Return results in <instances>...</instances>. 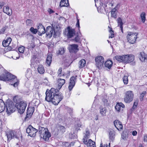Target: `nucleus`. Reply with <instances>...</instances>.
<instances>
[{"instance_id":"a19ab883","label":"nucleus","mask_w":147,"mask_h":147,"mask_svg":"<svg viewBox=\"0 0 147 147\" xmlns=\"http://www.w3.org/2000/svg\"><path fill=\"white\" fill-rule=\"evenodd\" d=\"M123 82L125 85H127L128 83V76H124L123 78Z\"/></svg>"},{"instance_id":"49530a36","label":"nucleus","mask_w":147,"mask_h":147,"mask_svg":"<svg viewBox=\"0 0 147 147\" xmlns=\"http://www.w3.org/2000/svg\"><path fill=\"white\" fill-rule=\"evenodd\" d=\"M31 75V71L30 68H28L27 69L26 72V76L27 77H29Z\"/></svg>"},{"instance_id":"20e7f679","label":"nucleus","mask_w":147,"mask_h":147,"mask_svg":"<svg viewBox=\"0 0 147 147\" xmlns=\"http://www.w3.org/2000/svg\"><path fill=\"white\" fill-rule=\"evenodd\" d=\"M63 33L67 38L69 39L72 38L75 35V31L74 29L69 26L65 29V31H64Z\"/></svg>"},{"instance_id":"0e129e2a","label":"nucleus","mask_w":147,"mask_h":147,"mask_svg":"<svg viewBox=\"0 0 147 147\" xmlns=\"http://www.w3.org/2000/svg\"><path fill=\"white\" fill-rule=\"evenodd\" d=\"M48 11L50 14H51L54 12V11H53V10H52L51 8H49L48 9Z\"/></svg>"},{"instance_id":"3c124183","label":"nucleus","mask_w":147,"mask_h":147,"mask_svg":"<svg viewBox=\"0 0 147 147\" xmlns=\"http://www.w3.org/2000/svg\"><path fill=\"white\" fill-rule=\"evenodd\" d=\"M26 23L27 26H31L32 25L33 22L31 20L28 19L26 20Z\"/></svg>"},{"instance_id":"4be33fe9","label":"nucleus","mask_w":147,"mask_h":147,"mask_svg":"<svg viewBox=\"0 0 147 147\" xmlns=\"http://www.w3.org/2000/svg\"><path fill=\"white\" fill-rule=\"evenodd\" d=\"M52 59V55L51 54H48L46 60V64H47L49 67L50 66L51 63Z\"/></svg>"},{"instance_id":"7ed1b4c3","label":"nucleus","mask_w":147,"mask_h":147,"mask_svg":"<svg viewBox=\"0 0 147 147\" xmlns=\"http://www.w3.org/2000/svg\"><path fill=\"white\" fill-rule=\"evenodd\" d=\"M38 133L41 138H43L45 141L49 140L51 135L47 128L40 126L38 127Z\"/></svg>"},{"instance_id":"dca6fc26","label":"nucleus","mask_w":147,"mask_h":147,"mask_svg":"<svg viewBox=\"0 0 147 147\" xmlns=\"http://www.w3.org/2000/svg\"><path fill=\"white\" fill-rule=\"evenodd\" d=\"M12 39L10 37H7V39L3 40L2 42V45L3 47H8L10 44Z\"/></svg>"},{"instance_id":"f704fd0d","label":"nucleus","mask_w":147,"mask_h":147,"mask_svg":"<svg viewBox=\"0 0 147 147\" xmlns=\"http://www.w3.org/2000/svg\"><path fill=\"white\" fill-rule=\"evenodd\" d=\"M77 137V135L75 134V132H74L73 133H70L69 134V138L70 139L74 140L76 139Z\"/></svg>"},{"instance_id":"393cba45","label":"nucleus","mask_w":147,"mask_h":147,"mask_svg":"<svg viewBox=\"0 0 147 147\" xmlns=\"http://www.w3.org/2000/svg\"><path fill=\"white\" fill-rule=\"evenodd\" d=\"M113 64V62L110 60H108L104 63L105 67L108 68L109 69H110L112 66Z\"/></svg>"},{"instance_id":"680f3d73","label":"nucleus","mask_w":147,"mask_h":147,"mask_svg":"<svg viewBox=\"0 0 147 147\" xmlns=\"http://www.w3.org/2000/svg\"><path fill=\"white\" fill-rule=\"evenodd\" d=\"M62 71V69L61 68H60L57 72V73L59 76H60V75H61V72Z\"/></svg>"},{"instance_id":"774afa93","label":"nucleus","mask_w":147,"mask_h":147,"mask_svg":"<svg viewBox=\"0 0 147 147\" xmlns=\"http://www.w3.org/2000/svg\"><path fill=\"white\" fill-rule=\"evenodd\" d=\"M108 145L106 144H104V145H103L102 143L101 142L100 144V147H107Z\"/></svg>"},{"instance_id":"473e14b6","label":"nucleus","mask_w":147,"mask_h":147,"mask_svg":"<svg viewBox=\"0 0 147 147\" xmlns=\"http://www.w3.org/2000/svg\"><path fill=\"white\" fill-rule=\"evenodd\" d=\"M88 143L87 145L88 147H96L95 142L91 139L88 140Z\"/></svg>"},{"instance_id":"ea45409f","label":"nucleus","mask_w":147,"mask_h":147,"mask_svg":"<svg viewBox=\"0 0 147 147\" xmlns=\"http://www.w3.org/2000/svg\"><path fill=\"white\" fill-rule=\"evenodd\" d=\"M146 13L144 12H142L140 15V17L142 20V22L144 23L146 20Z\"/></svg>"},{"instance_id":"2f4dec72","label":"nucleus","mask_w":147,"mask_h":147,"mask_svg":"<svg viewBox=\"0 0 147 147\" xmlns=\"http://www.w3.org/2000/svg\"><path fill=\"white\" fill-rule=\"evenodd\" d=\"M128 133L126 131H123L121 135V138L124 140H127L128 137Z\"/></svg>"},{"instance_id":"2eb2a0df","label":"nucleus","mask_w":147,"mask_h":147,"mask_svg":"<svg viewBox=\"0 0 147 147\" xmlns=\"http://www.w3.org/2000/svg\"><path fill=\"white\" fill-rule=\"evenodd\" d=\"M114 125L116 128L119 130H121L123 129L122 123L119 120H115L114 122Z\"/></svg>"},{"instance_id":"a211bd4d","label":"nucleus","mask_w":147,"mask_h":147,"mask_svg":"<svg viewBox=\"0 0 147 147\" xmlns=\"http://www.w3.org/2000/svg\"><path fill=\"white\" fill-rule=\"evenodd\" d=\"M53 31V28L51 26H49L47 27L45 32H46L47 36H49L50 37H51L52 36Z\"/></svg>"},{"instance_id":"4c0bfd02","label":"nucleus","mask_w":147,"mask_h":147,"mask_svg":"<svg viewBox=\"0 0 147 147\" xmlns=\"http://www.w3.org/2000/svg\"><path fill=\"white\" fill-rule=\"evenodd\" d=\"M117 21L118 24V26H122L123 23L122 19L120 17H119L117 20Z\"/></svg>"},{"instance_id":"412c9836","label":"nucleus","mask_w":147,"mask_h":147,"mask_svg":"<svg viewBox=\"0 0 147 147\" xmlns=\"http://www.w3.org/2000/svg\"><path fill=\"white\" fill-rule=\"evenodd\" d=\"M102 100L103 105L105 106H107L109 104V101L108 100V97L107 96H102Z\"/></svg>"},{"instance_id":"6ab92c4d","label":"nucleus","mask_w":147,"mask_h":147,"mask_svg":"<svg viewBox=\"0 0 147 147\" xmlns=\"http://www.w3.org/2000/svg\"><path fill=\"white\" fill-rule=\"evenodd\" d=\"M3 12L6 13L9 16H11L12 14V11L11 9H9L8 6H6L3 7Z\"/></svg>"},{"instance_id":"f8f14e48","label":"nucleus","mask_w":147,"mask_h":147,"mask_svg":"<svg viewBox=\"0 0 147 147\" xmlns=\"http://www.w3.org/2000/svg\"><path fill=\"white\" fill-rule=\"evenodd\" d=\"M34 107H30L28 108L26 115L25 118V120L28 121L31 118L34 111Z\"/></svg>"},{"instance_id":"f03ea898","label":"nucleus","mask_w":147,"mask_h":147,"mask_svg":"<svg viewBox=\"0 0 147 147\" xmlns=\"http://www.w3.org/2000/svg\"><path fill=\"white\" fill-rule=\"evenodd\" d=\"M4 73L0 76V80L10 82V84L13 85L15 87L18 86L19 84V81L15 76L11 74L10 73L7 72L5 70Z\"/></svg>"},{"instance_id":"6e6552de","label":"nucleus","mask_w":147,"mask_h":147,"mask_svg":"<svg viewBox=\"0 0 147 147\" xmlns=\"http://www.w3.org/2000/svg\"><path fill=\"white\" fill-rule=\"evenodd\" d=\"M26 133L28 134V135L32 137H34L36 134L38 132V130L33 127L31 125H30L26 129Z\"/></svg>"},{"instance_id":"c03bdc74","label":"nucleus","mask_w":147,"mask_h":147,"mask_svg":"<svg viewBox=\"0 0 147 147\" xmlns=\"http://www.w3.org/2000/svg\"><path fill=\"white\" fill-rule=\"evenodd\" d=\"M59 128L62 133H64L65 131V128L64 126L59 125Z\"/></svg>"},{"instance_id":"4468645a","label":"nucleus","mask_w":147,"mask_h":147,"mask_svg":"<svg viewBox=\"0 0 147 147\" xmlns=\"http://www.w3.org/2000/svg\"><path fill=\"white\" fill-rule=\"evenodd\" d=\"M77 76H72L70 78V82L68 88L69 90L71 91L74 86L75 84V81L76 80Z\"/></svg>"},{"instance_id":"c85d7f7f","label":"nucleus","mask_w":147,"mask_h":147,"mask_svg":"<svg viewBox=\"0 0 147 147\" xmlns=\"http://www.w3.org/2000/svg\"><path fill=\"white\" fill-rule=\"evenodd\" d=\"M79 34H80L81 35V34L80 33V32ZM81 37V36H80V34H78V33H77V35L75 37V38L73 39V40L74 41L76 42L80 43L81 42V40H80Z\"/></svg>"},{"instance_id":"e2e57ef3","label":"nucleus","mask_w":147,"mask_h":147,"mask_svg":"<svg viewBox=\"0 0 147 147\" xmlns=\"http://www.w3.org/2000/svg\"><path fill=\"white\" fill-rule=\"evenodd\" d=\"M5 5V3L4 2H0V8H1L2 7Z\"/></svg>"},{"instance_id":"37998d69","label":"nucleus","mask_w":147,"mask_h":147,"mask_svg":"<svg viewBox=\"0 0 147 147\" xmlns=\"http://www.w3.org/2000/svg\"><path fill=\"white\" fill-rule=\"evenodd\" d=\"M115 58L117 61L123 62V55L122 56L117 55L115 56Z\"/></svg>"},{"instance_id":"338daca9","label":"nucleus","mask_w":147,"mask_h":147,"mask_svg":"<svg viewBox=\"0 0 147 147\" xmlns=\"http://www.w3.org/2000/svg\"><path fill=\"white\" fill-rule=\"evenodd\" d=\"M137 132L136 130L133 131L132 132V134L133 136H136L137 135Z\"/></svg>"},{"instance_id":"9b49d317","label":"nucleus","mask_w":147,"mask_h":147,"mask_svg":"<svg viewBox=\"0 0 147 147\" xmlns=\"http://www.w3.org/2000/svg\"><path fill=\"white\" fill-rule=\"evenodd\" d=\"M78 45L77 44H69L67 47L69 51L71 53H76L78 51Z\"/></svg>"},{"instance_id":"8fccbe9b","label":"nucleus","mask_w":147,"mask_h":147,"mask_svg":"<svg viewBox=\"0 0 147 147\" xmlns=\"http://www.w3.org/2000/svg\"><path fill=\"white\" fill-rule=\"evenodd\" d=\"M25 49V47L23 46H21L19 47L18 49V51L20 53H24Z\"/></svg>"},{"instance_id":"f257e3e1","label":"nucleus","mask_w":147,"mask_h":147,"mask_svg":"<svg viewBox=\"0 0 147 147\" xmlns=\"http://www.w3.org/2000/svg\"><path fill=\"white\" fill-rule=\"evenodd\" d=\"M45 94V100L48 102H52L56 105H58L63 98L62 93L60 92L58 90L54 88L50 90L47 89Z\"/></svg>"},{"instance_id":"bf43d9fd","label":"nucleus","mask_w":147,"mask_h":147,"mask_svg":"<svg viewBox=\"0 0 147 147\" xmlns=\"http://www.w3.org/2000/svg\"><path fill=\"white\" fill-rule=\"evenodd\" d=\"M76 25L77 27H78L79 30V31H80V25L79 19H77V22Z\"/></svg>"},{"instance_id":"5701e85b","label":"nucleus","mask_w":147,"mask_h":147,"mask_svg":"<svg viewBox=\"0 0 147 147\" xmlns=\"http://www.w3.org/2000/svg\"><path fill=\"white\" fill-rule=\"evenodd\" d=\"M139 58L140 61L142 62H144L145 60L146 59V56L144 52L140 53Z\"/></svg>"},{"instance_id":"423d86ee","label":"nucleus","mask_w":147,"mask_h":147,"mask_svg":"<svg viewBox=\"0 0 147 147\" xmlns=\"http://www.w3.org/2000/svg\"><path fill=\"white\" fill-rule=\"evenodd\" d=\"M96 65L99 69H101L103 67L104 58L102 56H98L95 59Z\"/></svg>"},{"instance_id":"c9c22d12","label":"nucleus","mask_w":147,"mask_h":147,"mask_svg":"<svg viewBox=\"0 0 147 147\" xmlns=\"http://www.w3.org/2000/svg\"><path fill=\"white\" fill-rule=\"evenodd\" d=\"M109 138L112 141H113L115 138V134L113 131H110L109 134Z\"/></svg>"},{"instance_id":"39448f33","label":"nucleus","mask_w":147,"mask_h":147,"mask_svg":"<svg viewBox=\"0 0 147 147\" xmlns=\"http://www.w3.org/2000/svg\"><path fill=\"white\" fill-rule=\"evenodd\" d=\"M27 104L26 102L22 101L19 103H16V106L18 109V111L20 114H22L25 111L27 106Z\"/></svg>"},{"instance_id":"0eeeda50","label":"nucleus","mask_w":147,"mask_h":147,"mask_svg":"<svg viewBox=\"0 0 147 147\" xmlns=\"http://www.w3.org/2000/svg\"><path fill=\"white\" fill-rule=\"evenodd\" d=\"M138 34L129 32L127 35V38L128 41L130 43L133 44L136 42Z\"/></svg>"},{"instance_id":"4d7b16f0","label":"nucleus","mask_w":147,"mask_h":147,"mask_svg":"<svg viewBox=\"0 0 147 147\" xmlns=\"http://www.w3.org/2000/svg\"><path fill=\"white\" fill-rule=\"evenodd\" d=\"M90 135V131L89 130H87L86 131L85 133L84 136L89 138V136Z\"/></svg>"},{"instance_id":"aec40b11","label":"nucleus","mask_w":147,"mask_h":147,"mask_svg":"<svg viewBox=\"0 0 147 147\" xmlns=\"http://www.w3.org/2000/svg\"><path fill=\"white\" fill-rule=\"evenodd\" d=\"M100 113L102 116H104L106 115V113L107 110L105 107H103L101 105L99 108Z\"/></svg>"},{"instance_id":"bb28decb","label":"nucleus","mask_w":147,"mask_h":147,"mask_svg":"<svg viewBox=\"0 0 147 147\" xmlns=\"http://www.w3.org/2000/svg\"><path fill=\"white\" fill-rule=\"evenodd\" d=\"M81 125V123L80 121V119H77L76 120V121L75 123V127L77 131H78V130H80V129H78V128L80 127Z\"/></svg>"},{"instance_id":"a878e982","label":"nucleus","mask_w":147,"mask_h":147,"mask_svg":"<svg viewBox=\"0 0 147 147\" xmlns=\"http://www.w3.org/2000/svg\"><path fill=\"white\" fill-rule=\"evenodd\" d=\"M17 47L16 43L12 42L11 44L10 43V45L7 47V48L8 51H10L11 50H14V48Z\"/></svg>"},{"instance_id":"603ef678","label":"nucleus","mask_w":147,"mask_h":147,"mask_svg":"<svg viewBox=\"0 0 147 147\" xmlns=\"http://www.w3.org/2000/svg\"><path fill=\"white\" fill-rule=\"evenodd\" d=\"M30 31L33 34H36L38 32L37 29H34L33 27H31L30 29Z\"/></svg>"},{"instance_id":"c756f323","label":"nucleus","mask_w":147,"mask_h":147,"mask_svg":"<svg viewBox=\"0 0 147 147\" xmlns=\"http://www.w3.org/2000/svg\"><path fill=\"white\" fill-rule=\"evenodd\" d=\"M38 72L41 74H44L45 71L44 67L42 65H39L37 68Z\"/></svg>"},{"instance_id":"58836bf2","label":"nucleus","mask_w":147,"mask_h":147,"mask_svg":"<svg viewBox=\"0 0 147 147\" xmlns=\"http://www.w3.org/2000/svg\"><path fill=\"white\" fill-rule=\"evenodd\" d=\"M38 32L39 35L41 36L42 34L45 33V28H42L41 29L37 30Z\"/></svg>"},{"instance_id":"de8ad7c7","label":"nucleus","mask_w":147,"mask_h":147,"mask_svg":"<svg viewBox=\"0 0 147 147\" xmlns=\"http://www.w3.org/2000/svg\"><path fill=\"white\" fill-rule=\"evenodd\" d=\"M108 27L110 29V30H109V32L111 34V36H109V38H112L114 37V31L112 30V29L111 28H110L109 26H108Z\"/></svg>"},{"instance_id":"7c9ffc66","label":"nucleus","mask_w":147,"mask_h":147,"mask_svg":"<svg viewBox=\"0 0 147 147\" xmlns=\"http://www.w3.org/2000/svg\"><path fill=\"white\" fill-rule=\"evenodd\" d=\"M78 63L79 65V67L80 68H83L85 66L86 64V61L84 59H82Z\"/></svg>"},{"instance_id":"79ce46f5","label":"nucleus","mask_w":147,"mask_h":147,"mask_svg":"<svg viewBox=\"0 0 147 147\" xmlns=\"http://www.w3.org/2000/svg\"><path fill=\"white\" fill-rule=\"evenodd\" d=\"M128 57V55H123V62L124 63H127Z\"/></svg>"},{"instance_id":"864d4df0","label":"nucleus","mask_w":147,"mask_h":147,"mask_svg":"<svg viewBox=\"0 0 147 147\" xmlns=\"http://www.w3.org/2000/svg\"><path fill=\"white\" fill-rule=\"evenodd\" d=\"M115 109L118 111L119 112L120 111L121 109V107L120 105H119V103H117L115 107Z\"/></svg>"},{"instance_id":"ddd939ff","label":"nucleus","mask_w":147,"mask_h":147,"mask_svg":"<svg viewBox=\"0 0 147 147\" xmlns=\"http://www.w3.org/2000/svg\"><path fill=\"white\" fill-rule=\"evenodd\" d=\"M8 140H11V139L13 138L18 139V137L16 135V132L15 131H11L9 132L6 134Z\"/></svg>"},{"instance_id":"6e6d98bb","label":"nucleus","mask_w":147,"mask_h":147,"mask_svg":"<svg viewBox=\"0 0 147 147\" xmlns=\"http://www.w3.org/2000/svg\"><path fill=\"white\" fill-rule=\"evenodd\" d=\"M59 53L61 55L63 54L65 52V50L63 48H60L59 49Z\"/></svg>"},{"instance_id":"052dcab7","label":"nucleus","mask_w":147,"mask_h":147,"mask_svg":"<svg viewBox=\"0 0 147 147\" xmlns=\"http://www.w3.org/2000/svg\"><path fill=\"white\" fill-rule=\"evenodd\" d=\"M45 27L43 26L42 25V24L40 23L39 24V25L38 26V29L37 30H38L39 29H41L42 28H44Z\"/></svg>"},{"instance_id":"5fc2aeb1","label":"nucleus","mask_w":147,"mask_h":147,"mask_svg":"<svg viewBox=\"0 0 147 147\" xmlns=\"http://www.w3.org/2000/svg\"><path fill=\"white\" fill-rule=\"evenodd\" d=\"M89 138L85 136H84L83 140V143L86 144H87L88 143V141L87 140Z\"/></svg>"},{"instance_id":"a18cd8bd","label":"nucleus","mask_w":147,"mask_h":147,"mask_svg":"<svg viewBox=\"0 0 147 147\" xmlns=\"http://www.w3.org/2000/svg\"><path fill=\"white\" fill-rule=\"evenodd\" d=\"M35 47L34 43L32 42L30 44L29 43L27 47V48L29 50L32 49Z\"/></svg>"},{"instance_id":"cd10ccee","label":"nucleus","mask_w":147,"mask_h":147,"mask_svg":"<svg viewBox=\"0 0 147 147\" xmlns=\"http://www.w3.org/2000/svg\"><path fill=\"white\" fill-rule=\"evenodd\" d=\"M5 108V104L2 100L0 99V113L3 111Z\"/></svg>"},{"instance_id":"1a4fd4ad","label":"nucleus","mask_w":147,"mask_h":147,"mask_svg":"<svg viewBox=\"0 0 147 147\" xmlns=\"http://www.w3.org/2000/svg\"><path fill=\"white\" fill-rule=\"evenodd\" d=\"M6 112L8 113H10L13 112V109L15 106L13 102L10 100H7L5 105Z\"/></svg>"},{"instance_id":"69168bd1","label":"nucleus","mask_w":147,"mask_h":147,"mask_svg":"<svg viewBox=\"0 0 147 147\" xmlns=\"http://www.w3.org/2000/svg\"><path fill=\"white\" fill-rule=\"evenodd\" d=\"M15 22V21H14V19L13 18H11V19H10L9 21V23L10 24H13Z\"/></svg>"},{"instance_id":"e433bc0d","label":"nucleus","mask_w":147,"mask_h":147,"mask_svg":"<svg viewBox=\"0 0 147 147\" xmlns=\"http://www.w3.org/2000/svg\"><path fill=\"white\" fill-rule=\"evenodd\" d=\"M128 63L133 61L134 59V56L133 55H128Z\"/></svg>"},{"instance_id":"f3484780","label":"nucleus","mask_w":147,"mask_h":147,"mask_svg":"<svg viewBox=\"0 0 147 147\" xmlns=\"http://www.w3.org/2000/svg\"><path fill=\"white\" fill-rule=\"evenodd\" d=\"M57 82L58 83L57 87V89L59 91L62 86L65 83V80L63 79L59 78L58 79Z\"/></svg>"},{"instance_id":"72a5a7b5","label":"nucleus","mask_w":147,"mask_h":147,"mask_svg":"<svg viewBox=\"0 0 147 147\" xmlns=\"http://www.w3.org/2000/svg\"><path fill=\"white\" fill-rule=\"evenodd\" d=\"M111 16L116 19L117 17V13L116 11V9H113L111 11Z\"/></svg>"},{"instance_id":"09e8293b","label":"nucleus","mask_w":147,"mask_h":147,"mask_svg":"<svg viewBox=\"0 0 147 147\" xmlns=\"http://www.w3.org/2000/svg\"><path fill=\"white\" fill-rule=\"evenodd\" d=\"M8 28L7 26H5L0 30V34H3L6 30Z\"/></svg>"},{"instance_id":"13d9d810","label":"nucleus","mask_w":147,"mask_h":147,"mask_svg":"<svg viewBox=\"0 0 147 147\" xmlns=\"http://www.w3.org/2000/svg\"><path fill=\"white\" fill-rule=\"evenodd\" d=\"M73 110L72 109L70 108H69L68 109V112L69 113L71 116L72 115Z\"/></svg>"},{"instance_id":"b1692460","label":"nucleus","mask_w":147,"mask_h":147,"mask_svg":"<svg viewBox=\"0 0 147 147\" xmlns=\"http://www.w3.org/2000/svg\"><path fill=\"white\" fill-rule=\"evenodd\" d=\"M69 5L68 0H61L60 6L61 7H68Z\"/></svg>"},{"instance_id":"9d476101","label":"nucleus","mask_w":147,"mask_h":147,"mask_svg":"<svg viewBox=\"0 0 147 147\" xmlns=\"http://www.w3.org/2000/svg\"><path fill=\"white\" fill-rule=\"evenodd\" d=\"M133 97L134 94L133 92L130 91H128L125 93L124 98V101L126 103H129L132 101Z\"/></svg>"}]
</instances>
